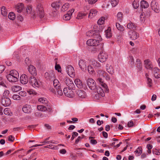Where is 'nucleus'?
<instances>
[{"label": "nucleus", "instance_id": "obj_1", "mask_svg": "<svg viewBox=\"0 0 160 160\" xmlns=\"http://www.w3.org/2000/svg\"><path fill=\"white\" fill-rule=\"evenodd\" d=\"M45 15L44 10L42 5L41 3H38L37 5L36 12L33 15V18L34 19L36 17L40 18H44Z\"/></svg>", "mask_w": 160, "mask_h": 160}, {"label": "nucleus", "instance_id": "obj_2", "mask_svg": "<svg viewBox=\"0 0 160 160\" xmlns=\"http://www.w3.org/2000/svg\"><path fill=\"white\" fill-rule=\"evenodd\" d=\"M87 82L88 86L91 90H94L96 89V83L92 78H88L87 80Z\"/></svg>", "mask_w": 160, "mask_h": 160}, {"label": "nucleus", "instance_id": "obj_3", "mask_svg": "<svg viewBox=\"0 0 160 160\" xmlns=\"http://www.w3.org/2000/svg\"><path fill=\"white\" fill-rule=\"evenodd\" d=\"M73 89L69 88L66 87L63 90V92L65 95L69 98H72L74 96V93L72 90Z\"/></svg>", "mask_w": 160, "mask_h": 160}, {"label": "nucleus", "instance_id": "obj_4", "mask_svg": "<svg viewBox=\"0 0 160 160\" xmlns=\"http://www.w3.org/2000/svg\"><path fill=\"white\" fill-rule=\"evenodd\" d=\"M108 57V55L103 50L98 54V58L100 62H103L106 60Z\"/></svg>", "mask_w": 160, "mask_h": 160}, {"label": "nucleus", "instance_id": "obj_5", "mask_svg": "<svg viewBox=\"0 0 160 160\" xmlns=\"http://www.w3.org/2000/svg\"><path fill=\"white\" fill-rule=\"evenodd\" d=\"M35 76L31 77L29 80V82L33 87H38L40 86V83L38 82Z\"/></svg>", "mask_w": 160, "mask_h": 160}, {"label": "nucleus", "instance_id": "obj_6", "mask_svg": "<svg viewBox=\"0 0 160 160\" xmlns=\"http://www.w3.org/2000/svg\"><path fill=\"white\" fill-rule=\"evenodd\" d=\"M151 6L152 9L156 13H159L160 11L158 4L156 1H152L151 3Z\"/></svg>", "mask_w": 160, "mask_h": 160}, {"label": "nucleus", "instance_id": "obj_7", "mask_svg": "<svg viewBox=\"0 0 160 160\" xmlns=\"http://www.w3.org/2000/svg\"><path fill=\"white\" fill-rule=\"evenodd\" d=\"M45 77L49 80H53L55 78V74L53 71H50L49 72H46L45 73Z\"/></svg>", "mask_w": 160, "mask_h": 160}, {"label": "nucleus", "instance_id": "obj_8", "mask_svg": "<svg viewBox=\"0 0 160 160\" xmlns=\"http://www.w3.org/2000/svg\"><path fill=\"white\" fill-rule=\"evenodd\" d=\"M129 37L132 40H135L139 37V35L136 32L132 30L128 32Z\"/></svg>", "mask_w": 160, "mask_h": 160}, {"label": "nucleus", "instance_id": "obj_9", "mask_svg": "<svg viewBox=\"0 0 160 160\" xmlns=\"http://www.w3.org/2000/svg\"><path fill=\"white\" fill-rule=\"evenodd\" d=\"M64 82L69 88L74 89V88L75 86L73 82L70 78H65Z\"/></svg>", "mask_w": 160, "mask_h": 160}, {"label": "nucleus", "instance_id": "obj_10", "mask_svg": "<svg viewBox=\"0 0 160 160\" xmlns=\"http://www.w3.org/2000/svg\"><path fill=\"white\" fill-rule=\"evenodd\" d=\"M28 69L30 73L33 76H35L37 75V70L33 66L30 65L28 66Z\"/></svg>", "mask_w": 160, "mask_h": 160}, {"label": "nucleus", "instance_id": "obj_11", "mask_svg": "<svg viewBox=\"0 0 160 160\" xmlns=\"http://www.w3.org/2000/svg\"><path fill=\"white\" fill-rule=\"evenodd\" d=\"M1 100L2 105L5 107L8 106L11 103V100L8 98H2Z\"/></svg>", "mask_w": 160, "mask_h": 160}, {"label": "nucleus", "instance_id": "obj_12", "mask_svg": "<svg viewBox=\"0 0 160 160\" xmlns=\"http://www.w3.org/2000/svg\"><path fill=\"white\" fill-rule=\"evenodd\" d=\"M86 43L89 46H94L98 44L99 41L96 39H90L87 41Z\"/></svg>", "mask_w": 160, "mask_h": 160}, {"label": "nucleus", "instance_id": "obj_13", "mask_svg": "<svg viewBox=\"0 0 160 160\" xmlns=\"http://www.w3.org/2000/svg\"><path fill=\"white\" fill-rule=\"evenodd\" d=\"M20 81L22 84H27L29 80L27 75L25 74H22L20 77Z\"/></svg>", "mask_w": 160, "mask_h": 160}, {"label": "nucleus", "instance_id": "obj_14", "mask_svg": "<svg viewBox=\"0 0 160 160\" xmlns=\"http://www.w3.org/2000/svg\"><path fill=\"white\" fill-rule=\"evenodd\" d=\"M78 65L80 68L82 70L86 69V62L85 60L81 59L79 60L78 62Z\"/></svg>", "mask_w": 160, "mask_h": 160}, {"label": "nucleus", "instance_id": "obj_15", "mask_svg": "<svg viewBox=\"0 0 160 160\" xmlns=\"http://www.w3.org/2000/svg\"><path fill=\"white\" fill-rule=\"evenodd\" d=\"M67 71L68 74L71 77L74 75V70L72 66H68L67 68Z\"/></svg>", "mask_w": 160, "mask_h": 160}, {"label": "nucleus", "instance_id": "obj_16", "mask_svg": "<svg viewBox=\"0 0 160 160\" xmlns=\"http://www.w3.org/2000/svg\"><path fill=\"white\" fill-rule=\"evenodd\" d=\"M98 81L99 82L100 85L104 88V89L106 91V92H109V90L108 88V86L105 84L103 82V80L101 78H98L97 79Z\"/></svg>", "mask_w": 160, "mask_h": 160}, {"label": "nucleus", "instance_id": "obj_17", "mask_svg": "<svg viewBox=\"0 0 160 160\" xmlns=\"http://www.w3.org/2000/svg\"><path fill=\"white\" fill-rule=\"evenodd\" d=\"M136 67L137 68L138 71H141L142 69V63L141 60L139 59H137L135 63Z\"/></svg>", "mask_w": 160, "mask_h": 160}, {"label": "nucleus", "instance_id": "obj_18", "mask_svg": "<svg viewBox=\"0 0 160 160\" xmlns=\"http://www.w3.org/2000/svg\"><path fill=\"white\" fill-rule=\"evenodd\" d=\"M74 9H71L70 10L68 11V13L65 14L63 16V19L65 20H69L71 18V16L72 15V13L74 12Z\"/></svg>", "mask_w": 160, "mask_h": 160}, {"label": "nucleus", "instance_id": "obj_19", "mask_svg": "<svg viewBox=\"0 0 160 160\" xmlns=\"http://www.w3.org/2000/svg\"><path fill=\"white\" fill-rule=\"evenodd\" d=\"M94 47L92 49V51L95 52L100 51L101 52L103 50V46L101 43H98V44L97 46H94Z\"/></svg>", "mask_w": 160, "mask_h": 160}, {"label": "nucleus", "instance_id": "obj_20", "mask_svg": "<svg viewBox=\"0 0 160 160\" xmlns=\"http://www.w3.org/2000/svg\"><path fill=\"white\" fill-rule=\"evenodd\" d=\"M152 72L154 77L157 78H160V69L157 68H154L152 69Z\"/></svg>", "mask_w": 160, "mask_h": 160}, {"label": "nucleus", "instance_id": "obj_21", "mask_svg": "<svg viewBox=\"0 0 160 160\" xmlns=\"http://www.w3.org/2000/svg\"><path fill=\"white\" fill-rule=\"evenodd\" d=\"M31 107L30 105L26 104L24 105L22 108V110L25 113H29L31 112Z\"/></svg>", "mask_w": 160, "mask_h": 160}, {"label": "nucleus", "instance_id": "obj_22", "mask_svg": "<svg viewBox=\"0 0 160 160\" xmlns=\"http://www.w3.org/2000/svg\"><path fill=\"white\" fill-rule=\"evenodd\" d=\"M76 93L78 96L81 98H85L86 97V92L82 90H78L77 91Z\"/></svg>", "mask_w": 160, "mask_h": 160}, {"label": "nucleus", "instance_id": "obj_23", "mask_svg": "<svg viewBox=\"0 0 160 160\" xmlns=\"http://www.w3.org/2000/svg\"><path fill=\"white\" fill-rule=\"evenodd\" d=\"M61 5L60 1L55 2L52 3L51 4V6L53 8L57 10L58 9Z\"/></svg>", "mask_w": 160, "mask_h": 160}, {"label": "nucleus", "instance_id": "obj_24", "mask_svg": "<svg viewBox=\"0 0 160 160\" xmlns=\"http://www.w3.org/2000/svg\"><path fill=\"white\" fill-rule=\"evenodd\" d=\"M74 83L77 87L79 88H83V84L80 79H76L74 80Z\"/></svg>", "mask_w": 160, "mask_h": 160}, {"label": "nucleus", "instance_id": "obj_25", "mask_svg": "<svg viewBox=\"0 0 160 160\" xmlns=\"http://www.w3.org/2000/svg\"><path fill=\"white\" fill-rule=\"evenodd\" d=\"M144 62L145 67L147 69H150L152 68V65L149 60H144Z\"/></svg>", "mask_w": 160, "mask_h": 160}, {"label": "nucleus", "instance_id": "obj_26", "mask_svg": "<svg viewBox=\"0 0 160 160\" xmlns=\"http://www.w3.org/2000/svg\"><path fill=\"white\" fill-rule=\"evenodd\" d=\"M15 78L18 81V78H19V74L18 72L16 70H14L11 71L10 74Z\"/></svg>", "mask_w": 160, "mask_h": 160}, {"label": "nucleus", "instance_id": "obj_27", "mask_svg": "<svg viewBox=\"0 0 160 160\" xmlns=\"http://www.w3.org/2000/svg\"><path fill=\"white\" fill-rule=\"evenodd\" d=\"M6 77L8 80L10 82H16L18 81L17 80H16L17 79L15 78H14L13 76L10 74L6 76Z\"/></svg>", "mask_w": 160, "mask_h": 160}, {"label": "nucleus", "instance_id": "obj_28", "mask_svg": "<svg viewBox=\"0 0 160 160\" xmlns=\"http://www.w3.org/2000/svg\"><path fill=\"white\" fill-rule=\"evenodd\" d=\"M23 7V4L22 3H19L16 5L15 7L16 9L17 10V12H20L22 11Z\"/></svg>", "mask_w": 160, "mask_h": 160}, {"label": "nucleus", "instance_id": "obj_29", "mask_svg": "<svg viewBox=\"0 0 160 160\" xmlns=\"http://www.w3.org/2000/svg\"><path fill=\"white\" fill-rule=\"evenodd\" d=\"M97 11L95 9H92L90 10L88 17L89 18H92V17L95 16L97 14Z\"/></svg>", "mask_w": 160, "mask_h": 160}, {"label": "nucleus", "instance_id": "obj_30", "mask_svg": "<svg viewBox=\"0 0 160 160\" xmlns=\"http://www.w3.org/2000/svg\"><path fill=\"white\" fill-rule=\"evenodd\" d=\"M56 89L57 90V93L58 96H61L63 95V92L62 91V89L61 88V86L59 85Z\"/></svg>", "mask_w": 160, "mask_h": 160}, {"label": "nucleus", "instance_id": "obj_31", "mask_svg": "<svg viewBox=\"0 0 160 160\" xmlns=\"http://www.w3.org/2000/svg\"><path fill=\"white\" fill-rule=\"evenodd\" d=\"M106 68L107 71L109 73L111 74H112L113 73V69L111 65L109 66L108 64L106 65Z\"/></svg>", "mask_w": 160, "mask_h": 160}, {"label": "nucleus", "instance_id": "obj_32", "mask_svg": "<svg viewBox=\"0 0 160 160\" xmlns=\"http://www.w3.org/2000/svg\"><path fill=\"white\" fill-rule=\"evenodd\" d=\"M140 5L142 8H147L149 6V4L148 2L144 0H142L141 1Z\"/></svg>", "mask_w": 160, "mask_h": 160}, {"label": "nucleus", "instance_id": "obj_33", "mask_svg": "<svg viewBox=\"0 0 160 160\" xmlns=\"http://www.w3.org/2000/svg\"><path fill=\"white\" fill-rule=\"evenodd\" d=\"M69 4L68 3H66L64 4L61 8V10L62 12H65L67 11L69 8Z\"/></svg>", "mask_w": 160, "mask_h": 160}, {"label": "nucleus", "instance_id": "obj_34", "mask_svg": "<svg viewBox=\"0 0 160 160\" xmlns=\"http://www.w3.org/2000/svg\"><path fill=\"white\" fill-rule=\"evenodd\" d=\"M116 26L120 32H123L124 31V27L122 25H121L119 23H116Z\"/></svg>", "mask_w": 160, "mask_h": 160}, {"label": "nucleus", "instance_id": "obj_35", "mask_svg": "<svg viewBox=\"0 0 160 160\" xmlns=\"http://www.w3.org/2000/svg\"><path fill=\"white\" fill-rule=\"evenodd\" d=\"M97 93L101 94L102 97H104L105 96V93L103 89L100 87H99L97 88Z\"/></svg>", "mask_w": 160, "mask_h": 160}, {"label": "nucleus", "instance_id": "obj_36", "mask_svg": "<svg viewBox=\"0 0 160 160\" xmlns=\"http://www.w3.org/2000/svg\"><path fill=\"white\" fill-rule=\"evenodd\" d=\"M1 13L4 16H6L7 15L6 8L5 7L2 6L1 8Z\"/></svg>", "mask_w": 160, "mask_h": 160}, {"label": "nucleus", "instance_id": "obj_37", "mask_svg": "<svg viewBox=\"0 0 160 160\" xmlns=\"http://www.w3.org/2000/svg\"><path fill=\"white\" fill-rule=\"evenodd\" d=\"M91 64L94 67L99 68L101 66V64L100 63L95 60H92V61Z\"/></svg>", "mask_w": 160, "mask_h": 160}, {"label": "nucleus", "instance_id": "obj_38", "mask_svg": "<svg viewBox=\"0 0 160 160\" xmlns=\"http://www.w3.org/2000/svg\"><path fill=\"white\" fill-rule=\"evenodd\" d=\"M127 27L128 28L134 30L136 28V25L134 23L130 22L127 24Z\"/></svg>", "mask_w": 160, "mask_h": 160}, {"label": "nucleus", "instance_id": "obj_39", "mask_svg": "<svg viewBox=\"0 0 160 160\" xmlns=\"http://www.w3.org/2000/svg\"><path fill=\"white\" fill-rule=\"evenodd\" d=\"M11 89L13 92H17L21 90V87L18 86H14L11 87Z\"/></svg>", "mask_w": 160, "mask_h": 160}, {"label": "nucleus", "instance_id": "obj_40", "mask_svg": "<svg viewBox=\"0 0 160 160\" xmlns=\"http://www.w3.org/2000/svg\"><path fill=\"white\" fill-rule=\"evenodd\" d=\"M105 34L107 38H110L112 36L110 28H108V29L105 31Z\"/></svg>", "mask_w": 160, "mask_h": 160}, {"label": "nucleus", "instance_id": "obj_41", "mask_svg": "<svg viewBox=\"0 0 160 160\" xmlns=\"http://www.w3.org/2000/svg\"><path fill=\"white\" fill-rule=\"evenodd\" d=\"M93 37L94 38L98 40V41L101 39V36L99 33L98 31H96V33H95V34H94Z\"/></svg>", "mask_w": 160, "mask_h": 160}, {"label": "nucleus", "instance_id": "obj_42", "mask_svg": "<svg viewBox=\"0 0 160 160\" xmlns=\"http://www.w3.org/2000/svg\"><path fill=\"white\" fill-rule=\"evenodd\" d=\"M8 18L12 20H13L15 18V15L14 13L12 12H10L8 15Z\"/></svg>", "mask_w": 160, "mask_h": 160}, {"label": "nucleus", "instance_id": "obj_43", "mask_svg": "<svg viewBox=\"0 0 160 160\" xmlns=\"http://www.w3.org/2000/svg\"><path fill=\"white\" fill-rule=\"evenodd\" d=\"M87 13L80 12L78 13L77 18L78 19H81L84 16H86L87 15Z\"/></svg>", "mask_w": 160, "mask_h": 160}, {"label": "nucleus", "instance_id": "obj_44", "mask_svg": "<svg viewBox=\"0 0 160 160\" xmlns=\"http://www.w3.org/2000/svg\"><path fill=\"white\" fill-rule=\"evenodd\" d=\"M37 109L41 111H46L45 106L42 105H39L37 106Z\"/></svg>", "mask_w": 160, "mask_h": 160}, {"label": "nucleus", "instance_id": "obj_45", "mask_svg": "<svg viewBox=\"0 0 160 160\" xmlns=\"http://www.w3.org/2000/svg\"><path fill=\"white\" fill-rule=\"evenodd\" d=\"M53 81V85L55 88H56L59 85H60V84L58 79L54 78Z\"/></svg>", "mask_w": 160, "mask_h": 160}, {"label": "nucleus", "instance_id": "obj_46", "mask_svg": "<svg viewBox=\"0 0 160 160\" xmlns=\"http://www.w3.org/2000/svg\"><path fill=\"white\" fill-rule=\"evenodd\" d=\"M115 38L118 42L121 41L122 39V35L121 33H117L115 36Z\"/></svg>", "mask_w": 160, "mask_h": 160}, {"label": "nucleus", "instance_id": "obj_47", "mask_svg": "<svg viewBox=\"0 0 160 160\" xmlns=\"http://www.w3.org/2000/svg\"><path fill=\"white\" fill-rule=\"evenodd\" d=\"M147 84L149 87H152V79L149 78H148L147 79Z\"/></svg>", "mask_w": 160, "mask_h": 160}, {"label": "nucleus", "instance_id": "obj_48", "mask_svg": "<svg viewBox=\"0 0 160 160\" xmlns=\"http://www.w3.org/2000/svg\"><path fill=\"white\" fill-rule=\"evenodd\" d=\"M88 70L89 73L91 74H93L94 72V71L92 67L90 65L88 67Z\"/></svg>", "mask_w": 160, "mask_h": 160}, {"label": "nucleus", "instance_id": "obj_49", "mask_svg": "<svg viewBox=\"0 0 160 160\" xmlns=\"http://www.w3.org/2000/svg\"><path fill=\"white\" fill-rule=\"evenodd\" d=\"M105 18L104 17H101L98 21L97 23L99 25L103 24L104 22Z\"/></svg>", "mask_w": 160, "mask_h": 160}, {"label": "nucleus", "instance_id": "obj_50", "mask_svg": "<svg viewBox=\"0 0 160 160\" xmlns=\"http://www.w3.org/2000/svg\"><path fill=\"white\" fill-rule=\"evenodd\" d=\"M119 0H111V4L112 6L114 7L118 3Z\"/></svg>", "mask_w": 160, "mask_h": 160}, {"label": "nucleus", "instance_id": "obj_51", "mask_svg": "<svg viewBox=\"0 0 160 160\" xmlns=\"http://www.w3.org/2000/svg\"><path fill=\"white\" fill-rule=\"evenodd\" d=\"M12 98L15 100H19L21 99V97L19 95L14 94L13 95Z\"/></svg>", "mask_w": 160, "mask_h": 160}, {"label": "nucleus", "instance_id": "obj_52", "mask_svg": "<svg viewBox=\"0 0 160 160\" xmlns=\"http://www.w3.org/2000/svg\"><path fill=\"white\" fill-rule=\"evenodd\" d=\"M3 113L4 114L7 115H11L10 111L9 108H6L3 110Z\"/></svg>", "mask_w": 160, "mask_h": 160}, {"label": "nucleus", "instance_id": "obj_53", "mask_svg": "<svg viewBox=\"0 0 160 160\" xmlns=\"http://www.w3.org/2000/svg\"><path fill=\"white\" fill-rule=\"evenodd\" d=\"M57 62L56 61V64L55 68L56 70L58 71V72H61V67L59 64H57Z\"/></svg>", "mask_w": 160, "mask_h": 160}, {"label": "nucleus", "instance_id": "obj_54", "mask_svg": "<svg viewBox=\"0 0 160 160\" xmlns=\"http://www.w3.org/2000/svg\"><path fill=\"white\" fill-rule=\"evenodd\" d=\"M38 101L40 102H41L42 103H43L46 104H47V103L48 102L47 99L46 98H39L38 99Z\"/></svg>", "mask_w": 160, "mask_h": 160}, {"label": "nucleus", "instance_id": "obj_55", "mask_svg": "<svg viewBox=\"0 0 160 160\" xmlns=\"http://www.w3.org/2000/svg\"><path fill=\"white\" fill-rule=\"evenodd\" d=\"M46 111L48 112H51L52 111V109L50 104H47L45 106Z\"/></svg>", "mask_w": 160, "mask_h": 160}, {"label": "nucleus", "instance_id": "obj_56", "mask_svg": "<svg viewBox=\"0 0 160 160\" xmlns=\"http://www.w3.org/2000/svg\"><path fill=\"white\" fill-rule=\"evenodd\" d=\"M133 7L135 9L137 8L139 6V2H136L134 1L132 3Z\"/></svg>", "mask_w": 160, "mask_h": 160}, {"label": "nucleus", "instance_id": "obj_57", "mask_svg": "<svg viewBox=\"0 0 160 160\" xmlns=\"http://www.w3.org/2000/svg\"><path fill=\"white\" fill-rule=\"evenodd\" d=\"M96 30H91L89 31L87 34L88 35H89V36L93 37L94 34L96 33Z\"/></svg>", "mask_w": 160, "mask_h": 160}, {"label": "nucleus", "instance_id": "obj_58", "mask_svg": "<svg viewBox=\"0 0 160 160\" xmlns=\"http://www.w3.org/2000/svg\"><path fill=\"white\" fill-rule=\"evenodd\" d=\"M9 94V92L8 90H5L3 93V96L2 98H8V96Z\"/></svg>", "mask_w": 160, "mask_h": 160}, {"label": "nucleus", "instance_id": "obj_59", "mask_svg": "<svg viewBox=\"0 0 160 160\" xmlns=\"http://www.w3.org/2000/svg\"><path fill=\"white\" fill-rule=\"evenodd\" d=\"M105 72L102 70H98L97 71V73L99 74L100 76H103Z\"/></svg>", "mask_w": 160, "mask_h": 160}, {"label": "nucleus", "instance_id": "obj_60", "mask_svg": "<svg viewBox=\"0 0 160 160\" xmlns=\"http://www.w3.org/2000/svg\"><path fill=\"white\" fill-rule=\"evenodd\" d=\"M130 64L132 66H133L134 64V59L133 57L132 56H130L129 57Z\"/></svg>", "mask_w": 160, "mask_h": 160}, {"label": "nucleus", "instance_id": "obj_61", "mask_svg": "<svg viewBox=\"0 0 160 160\" xmlns=\"http://www.w3.org/2000/svg\"><path fill=\"white\" fill-rule=\"evenodd\" d=\"M19 94L20 96L25 97L26 96L27 93L25 91H21L19 92Z\"/></svg>", "mask_w": 160, "mask_h": 160}, {"label": "nucleus", "instance_id": "obj_62", "mask_svg": "<svg viewBox=\"0 0 160 160\" xmlns=\"http://www.w3.org/2000/svg\"><path fill=\"white\" fill-rule=\"evenodd\" d=\"M102 97V96L100 94L97 93L95 95V96L94 97V98L98 100L100 99Z\"/></svg>", "mask_w": 160, "mask_h": 160}, {"label": "nucleus", "instance_id": "obj_63", "mask_svg": "<svg viewBox=\"0 0 160 160\" xmlns=\"http://www.w3.org/2000/svg\"><path fill=\"white\" fill-rule=\"evenodd\" d=\"M25 62L26 64L27 65H31V61L29 60V58H26Z\"/></svg>", "mask_w": 160, "mask_h": 160}, {"label": "nucleus", "instance_id": "obj_64", "mask_svg": "<svg viewBox=\"0 0 160 160\" xmlns=\"http://www.w3.org/2000/svg\"><path fill=\"white\" fill-rule=\"evenodd\" d=\"M103 77H105L106 80H109L110 79V78L109 76L108 75V73L106 72H105L104 74V75Z\"/></svg>", "mask_w": 160, "mask_h": 160}]
</instances>
